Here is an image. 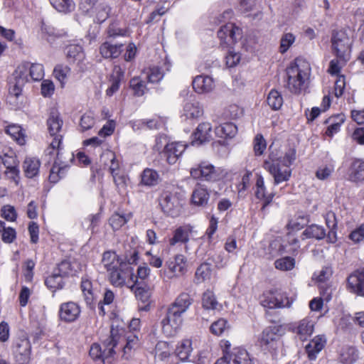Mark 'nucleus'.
<instances>
[{"label": "nucleus", "mask_w": 364, "mask_h": 364, "mask_svg": "<svg viewBox=\"0 0 364 364\" xmlns=\"http://www.w3.org/2000/svg\"><path fill=\"white\" fill-rule=\"evenodd\" d=\"M193 299L188 293L182 292L167 308L161 324L163 333L168 337L174 336L183 323V314L189 309Z\"/></svg>", "instance_id": "obj_1"}, {"label": "nucleus", "mask_w": 364, "mask_h": 364, "mask_svg": "<svg viewBox=\"0 0 364 364\" xmlns=\"http://www.w3.org/2000/svg\"><path fill=\"white\" fill-rule=\"evenodd\" d=\"M119 339L120 336L118 334L117 330L112 328L109 337L103 343V349L98 343H93L91 346L89 352L90 357L93 360H100L102 361L112 358L115 353L114 348L117 346Z\"/></svg>", "instance_id": "obj_2"}, {"label": "nucleus", "mask_w": 364, "mask_h": 364, "mask_svg": "<svg viewBox=\"0 0 364 364\" xmlns=\"http://www.w3.org/2000/svg\"><path fill=\"white\" fill-rule=\"evenodd\" d=\"M288 90L295 94H299L304 88V83L308 77V73L302 70L296 63L287 69Z\"/></svg>", "instance_id": "obj_3"}, {"label": "nucleus", "mask_w": 364, "mask_h": 364, "mask_svg": "<svg viewBox=\"0 0 364 364\" xmlns=\"http://www.w3.org/2000/svg\"><path fill=\"white\" fill-rule=\"evenodd\" d=\"M331 41L332 50L337 58L344 61L348 60L350 52V41L348 35L342 31H334Z\"/></svg>", "instance_id": "obj_4"}, {"label": "nucleus", "mask_w": 364, "mask_h": 364, "mask_svg": "<svg viewBox=\"0 0 364 364\" xmlns=\"http://www.w3.org/2000/svg\"><path fill=\"white\" fill-rule=\"evenodd\" d=\"M285 161L287 163H282V161H264V167L274 177L275 184L287 181L291 176V161Z\"/></svg>", "instance_id": "obj_5"}, {"label": "nucleus", "mask_w": 364, "mask_h": 364, "mask_svg": "<svg viewBox=\"0 0 364 364\" xmlns=\"http://www.w3.org/2000/svg\"><path fill=\"white\" fill-rule=\"evenodd\" d=\"M283 333L284 330L281 326H272L265 328L259 339L260 346L267 350L277 349L278 342Z\"/></svg>", "instance_id": "obj_6"}, {"label": "nucleus", "mask_w": 364, "mask_h": 364, "mask_svg": "<svg viewBox=\"0 0 364 364\" xmlns=\"http://www.w3.org/2000/svg\"><path fill=\"white\" fill-rule=\"evenodd\" d=\"M218 36L220 44L223 47L233 45L242 36L241 29L232 23L223 26L218 31Z\"/></svg>", "instance_id": "obj_7"}, {"label": "nucleus", "mask_w": 364, "mask_h": 364, "mask_svg": "<svg viewBox=\"0 0 364 364\" xmlns=\"http://www.w3.org/2000/svg\"><path fill=\"white\" fill-rule=\"evenodd\" d=\"M260 303L264 307L269 309L284 308L290 306L288 298L277 290L264 293L260 297Z\"/></svg>", "instance_id": "obj_8"}, {"label": "nucleus", "mask_w": 364, "mask_h": 364, "mask_svg": "<svg viewBox=\"0 0 364 364\" xmlns=\"http://www.w3.org/2000/svg\"><path fill=\"white\" fill-rule=\"evenodd\" d=\"M108 272L109 281L115 287L123 286L128 277L134 281V269L127 262L121 264L120 267Z\"/></svg>", "instance_id": "obj_9"}, {"label": "nucleus", "mask_w": 364, "mask_h": 364, "mask_svg": "<svg viewBox=\"0 0 364 364\" xmlns=\"http://www.w3.org/2000/svg\"><path fill=\"white\" fill-rule=\"evenodd\" d=\"M159 205L164 213L171 217H176L180 213L178 199L168 191L163 192L159 198Z\"/></svg>", "instance_id": "obj_10"}, {"label": "nucleus", "mask_w": 364, "mask_h": 364, "mask_svg": "<svg viewBox=\"0 0 364 364\" xmlns=\"http://www.w3.org/2000/svg\"><path fill=\"white\" fill-rule=\"evenodd\" d=\"M31 346L26 338L17 340L14 345V354L18 364H28L31 360Z\"/></svg>", "instance_id": "obj_11"}, {"label": "nucleus", "mask_w": 364, "mask_h": 364, "mask_svg": "<svg viewBox=\"0 0 364 364\" xmlns=\"http://www.w3.org/2000/svg\"><path fill=\"white\" fill-rule=\"evenodd\" d=\"M80 311V306L75 302L63 303L59 309V318L64 322L71 323L78 318Z\"/></svg>", "instance_id": "obj_12"}, {"label": "nucleus", "mask_w": 364, "mask_h": 364, "mask_svg": "<svg viewBox=\"0 0 364 364\" xmlns=\"http://www.w3.org/2000/svg\"><path fill=\"white\" fill-rule=\"evenodd\" d=\"M350 291L364 296V267L352 273L347 279Z\"/></svg>", "instance_id": "obj_13"}, {"label": "nucleus", "mask_w": 364, "mask_h": 364, "mask_svg": "<svg viewBox=\"0 0 364 364\" xmlns=\"http://www.w3.org/2000/svg\"><path fill=\"white\" fill-rule=\"evenodd\" d=\"M191 174L193 178L203 177L207 181H217L220 178L219 170L210 164L203 163L198 168L192 169Z\"/></svg>", "instance_id": "obj_14"}, {"label": "nucleus", "mask_w": 364, "mask_h": 364, "mask_svg": "<svg viewBox=\"0 0 364 364\" xmlns=\"http://www.w3.org/2000/svg\"><path fill=\"white\" fill-rule=\"evenodd\" d=\"M211 130L212 127L210 123H200L192 135L191 144L193 146H200L209 141L211 139Z\"/></svg>", "instance_id": "obj_15"}, {"label": "nucleus", "mask_w": 364, "mask_h": 364, "mask_svg": "<svg viewBox=\"0 0 364 364\" xmlns=\"http://www.w3.org/2000/svg\"><path fill=\"white\" fill-rule=\"evenodd\" d=\"M314 328V322L309 318H305L295 323L292 331L299 336L300 340L305 341L313 333Z\"/></svg>", "instance_id": "obj_16"}, {"label": "nucleus", "mask_w": 364, "mask_h": 364, "mask_svg": "<svg viewBox=\"0 0 364 364\" xmlns=\"http://www.w3.org/2000/svg\"><path fill=\"white\" fill-rule=\"evenodd\" d=\"M81 264L77 260H63L58 265L55 270L64 278L75 276L81 271Z\"/></svg>", "instance_id": "obj_17"}, {"label": "nucleus", "mask_w": 364, "mask_h": 364, "mask_svg": "<svg viewBox=\"0 0 364 364\" xmlns=\"http://www.w3.org/2000/svg\"><path fill=\"white\" fill-rule=\"evenodd\" d=\"M194 90L200 94L208 93L215 87L214 80L208 75H198L193 80Z\"/></svg>", "instance_id": "obj_18"}, {"label": "nucleus", "mask_w": 364, "mask_h": 364, "mask_svg": "<svg viewBox=\"0 0 364 364\" xmlns=\"http://www.w3.org/2000/svg\"><path fill=\"white\" fill-rule=\"evenodd\" d=\"M48 131L52 137L62 136L61 131L63 122L60 118V113L56 109H52L47 120Z\"/></svg>", "instance_id": "obj_19"}, {"label": "nucleus", "mask_w": 364, "mask_h": 364, "mask_svg": "<svg viewBox=\"0 0 364 364\" xmlns=\"http://www.w3.org/2000/svg\"><path fill=\"white\" fill-rule=\"evenodd\" d=\"M256 191H255V196L258 199H262L264 200L263 205L261 208L262 212L265 213V209L272 201L274 194L270 193L269 195L266 194V188L264 186V179L261 176H257L256 181Z\"/></svg>", "instance_id": "obj_20"}, {"label": "nucleus", "mask_w": 364, "mask_h": 364, "mask_svg": "<svg viewBox=\"0 0 364 364\" xmlns=\"http://www.w3.org/2000/svg\"><path fill=\"white\" fill-rule=\"evenodd\" d=\"M228 355L231 364H253L248 352L242 348H234Z\"/></svg>", "instance_id": "obj_21"}, {"label": "nucleus", "mask_w": 364, "mask_h": 364, "mask_svg": "<svg viewBox=\"0 0 364 364\" xmlns=\"http://www.w3.org/2000/svg\"><path fill=\"white\" fill-rule=\"evenodd\" d=\"M124 50L122 43L113 44L111 42L106 41L100 47V53L105 58H117Z\"/></svg>", "instance_id": "obj_22"}, {"label": "nucleus", "mask_w": 364, "mask_h": 364, "mask_svg": "<svg viewBox=\"0 0 364 364\" xmlns=\"http://www.w3.org/2000/svg\"><path fill=\"white\" fill-rule=\"evenodd\" d=\"M186 145L181 142H172L167 144L164 146V151L160 152V154H163L161 157H166L169 159H178L185 151Z\"/></svg>", "instance_id": "obj_23"}, {"label": "nucleus", "mask_w": 364, "mask_h": 364, "mask_svg": "<svg viewBox=\"0 0 364 364\" xmlns=\"http://www.w3.org/2000/svg\"><path fill=\"white\" fill-rule=\"evenodd\" d=\"M101 262L104 268L109 272L120 267L121 264L126 262H123L115 252L109 250L103 253Z\"/></svg>", "instance_id": "obj_24"}, {"label": "nucleus", "mask_w": 364, "mask_h": 364, "mask_svg": "<svg viewBox=\"0 0 364 364\" xmlns=\"http://www.w3.org/2000/svg\"><path fill=\"white\" fill-rule=\"evenodd\" d=\"M191 229L189 226H180L173 232V237L168 240L170 246H174L177 243L186 244L189 241Z\"/></svg>", "instance_id": "obj_25"}, {"label": "nucleus", "mask_w": 364, "mask_h": 364, "mask_svg": "<svg viewBox=\"0 0 364 364\" xmlns=\"http://www.w3.org/2000/svg\"><path fill=\"white\" fill-rule=\"evenodd\" d=\"M359 357L358 349L352 346H343L339 353L338 361L342 364H353Z\"/></svg>", "instance_id": "obj_26"}, {"label": "nucleus", "mask_w": 364, "mask_h": 364, "mask_svg": "<svg viewBox=\"0 0 364 364\" xmlns=\"http://www.w3.org/2000/svg\"><path fill=\"white\" fill-rule=\"evenodd\" d=\"M169 271L176 277L183 275L186 272V259L183 255H177L173 261L167 264Z\"/></svg>", "instance_id": "obj_27"}, {"label": "nucleus", "mask_w": 364, "mask_h": 364, "mask_svg": "<svg viewBox=\"0 0 364 364\" xmlns=\"http://www.w3.org/2000/svg\"><path fill=\"white\" fill-rule=\"evenodd\" d=\"M345 120L346 117L343 114H338L327 119L325 121V123L328 124L326 135L332 137L335 134L338 133Z\"/></svg>", "instance_id": "obj_28"}, {"label": "nucleus", "mask_w": 364, "mask_h": 364, "mask_svg": "<svg viewBox=\"0 0 364 364\" xmlns=\"http://www.w3.org/2000/svg\"><path fill=\"white\" fill-rule=\"evenodd\" d=\"M209 198L210 195L207 188L198 184L193 191L191 200L194 205L204 206L208 203Z\"/></svg>", "instance_id": "obj_29"}, {"label": "nucleus", "mask_w": 364, "mask_h": 364, "mask_svg": "<svg viewBox=\"0 0 364 364\" xmlns=\"http://www.w3.org/2000/svg\"><path fill=\"white\" fill-rule=\"evenodd\" d=\"M203 114V109L197 101L187 102L183 107V115L187 119H198Z\"/></svg>", "instance_id": "obj_30"}, {"label": "nucleus", "mask_w": 364, "mask_h": 364, "mask_svg": "<svg viewBox=\"0 0 364 364\" xmlns=\"http://www.w3.org/2000/svg\"><path fill=\"white\" fill-rule=\"evenodd\" d=\"M193 350L192 341L190 339H183L178 343L175 353L183 362L188 361Z\"/></svg>", "instance_id": "obj_31"}, {"label": "nucleus", "mask_w": 364, "mask_h": 364, "mask_svg": "<svg viewBox=\"0 0 364 364\" xmlns=\"http://www.w3.org/2000/svg\"><path fill=\"white\" fill-rule=\"evenodd\" d=\"M348 179L357 182L364 180V161H354L348 170Z\"/></svg>", "instance_id": "obj_32"}, {"label": "nucleus", "mask_w": 364, "mask_h": 364, "mask_svg": "<svg viewBox=\"0 0 364 364\" xmlns=\"http://www.w3.org/2000/svg\"><path fill=\"white\" fill-rule=\"evenodd\" d=\"M62 139V136H57L53 138L52 141L50 143L49 146L45 151V154L47 157L50 158V159H55L61 157L60 144Z\"/></svg>", "instance_id": "obj_33"}, {"label": "nucleus", "mask_w": 364, "mask_h": 364, "mask_svg": "<svg viewBox=\"0 0 364 364\" xmlns=\"http://www.w3.org/2000/svg\"><path fill=\"white\" fill-rule=\"evenodd\" d=\"M211 265L209 263H202L195 272L194 282L196 284H201L208 279H210L211 276Z\"/></svg>", "instance_id": "obj_34"}, {"label": "nucleus", "mask_w": 364, "mask_h": 364, "mask_svg": "<svg viewBox=\"0 0 364 364\" xmlns=\"http://www.w3.org/2000/svg\"><path fill=\"white\" fill-rule=\"evenodd\" d=\"M326 235L325 229L320 225L313 224L308 226L302 232L305 238H313L318 240L323 239Z\"/></svg>", "instance_id": "obj_35"}, {"label": "nucleus", "mask_w": 364, "mask_h": 364, "mask_svg": "<svg viewBox=\"0 0 364 364\" xmlns=\"http://www.w3.org/2000/svg\"><path fill=\"white\" fill-rule=\"evenodd\" d=\"M68 170V166L63 165L62 161H55L49 175V181L51 183H57L60 178H63Z\"/></svg>", "instance_id": "obj_36"}, {"label": "nucleus", "mask_w": 364, "mask_h": 364, "mask_svg": "<svg viewBox=\"0 0 364 364\" xmlns=\"http://www.w3.org/2000/svg\"><path fill=\"white\" fill-rule=\"evenodd\" d=\"M50 2L57 11L63 14L70 13L75 8L73 0H50Z\"/></svg>", "instance_id": "obj_37"}, {"label": "nucleus", "mask_w": 364, "mask_h": 364, "mask_svg": "<svg viewBox=\"0 0 364 364\" xmlns=\"http://www.w3.org/2000/svg\"><path fill=\"white\" fill-rule=\"evenodd\" d=\"M219 303L213 291L207 289L202 295V306L205 310H215Z\"/></svg>", "instance_id": "obj_38"}, {"label": "nucleus", "mask_w": 364, "mask_h": 364, "mask_svg": "<svg viewBox=\"0 0 364 364\" xmlns=\"http://www.w3.org/2000/svg\"><path fill=\"white\" fill-rule=\"evenodd\" d=\"M159 174L153 169L146 168L141 175V183L146 186H154L158 183Z\"/></svg>", "instance_id": "obj_39"}, {"label": "nucleus", "mask_w": 364, "mask_h": 364, "mask_svg": "<svg viewBox=\"0 0 364 364\" xmlns=\"http://www.w3.org/2000/svg\"><path fill=\"white\" fill-rule=\"evenodd\" d=\"M70 73V68L69 66L63 64L55 65L53 70L54 77L60 82L61 87H64Z\"/></svg>", "instance_id": "obj_40"}, {"label": "nucleus", "mask_w": 364, "mask_h": 364, "mask_svg": "<svg viewBox=\"0 0 364 364\" xmlns=\"http://www.w3.org/2000/svg\"><path fill=\"white\" fill-rule=\"evenodd\" d=\"M46 285L50 289H61L64 287L63 277L54 270L53 273L45 280Z\"/></svg>", "instance_id": "obj_41"}, {"label": "nucleus", "mask_w": 364, "mask_h": 364, "mask_svg": "<svg viewBox=\"0 0 364 364\" xmlns=\"http://www.w3.org/2000/svg\"><path fill=\"white\" fill-rule=\"evenodd\" d=\"M6 132L10 135L18 144L23 145L25 144L24 134L22 132V129L19 125L11 124L6 128Z\"/></svg>", "instance_id": "obj_42"}, {"label": "nucleus", "mask_w": 364, "mask_h": 364, "mask_svg": "<svg viewBox=\"0 0 364 364\" xmlns=\"http://www.w3.org/2000/svg\"><path fill=\"white\" fill-rule=\"evenodd\" d=\"M110 9L105 3L99 2L95 9L94 18L95 21L101 23L104 22L109 16Z\"/></svg>", "instance_id": "obj_43"}, {"label": "nucleus", "mask_w": 364, "mask_h": 364, "mask_svg": "<svg viewBox=\"0 0 364 364\" xmlns=\"http://www.w3.org/2000/svg\"><path fill=\"white\" fill-rule=\"evenodd\" d=\"M29 64L23 63L18 65L13 74V79L17 81H22L26 84L28 81Z\"/></svg>", "instance_id": "obj_44"}, {"label": "nucleus", "mask_w": 364, "mask_h": 364, "mask_svg": "<svg viewBox=\"0 0 364 364\" xmlns=\"http://www.w3.org/2000/svg\"><path fill=\"white\" fill-rule=\"evenodd\" d=\"M267 103L272 109L278 110L283 105L282 96L277 90H272L268 95Z\"/></svg>", "instance_id": "obj_45"}, {"label": "nucleus", "mask_w": 364, "mask_h": 364, "mask_svg": "<svg viewBox=\"0 0 364 364\" xmlns=\"http://www.w3.org/2000/svg\"><path fill=\"white\" fill-rule=\"evenodd\" d=\"M236 127L232 123H225L215 128V133L220 137H232L236 133Z\"/></svg>", "instance_id": "obj_46"}, {"label": "nucleus", "mask_w": 364, "mask_h": 364, "mask_svg": "<svg viewBox=\"0 0 364 364\" xmlns=\"http://www.w3.org/2000/svg\"><path fill=\"white\" fill-rule=\"evenodd\" d=\"M296 36L292 33H284L280 39L279 52L285 53L289 48L294 43Z\"/></svg>", "instance_id": "obj_47"}, {"label": "nucleus", "mask_w": 364, "mask_h": 364, "mask_svg": "<svg viewBox=\"0 0 364 364\" xmlns=\"http://www.w3.org/2000/svg\"><path fill=\"white\" fill-rule=\"evenodd\" d=\"M171 354L170 348L166 342L160 341L155 347V358L160 360H164Z\"/></svg>", "instance_id": "obj_48"}, {"label": "nucleus", "mask_w": 364, "mask_h": 364, "mask_svg": "<svg viewBox=\"0 0 364 364\" xmlns=\"http://www.w3.org/2000/svg\"><path fill=\"white\" fill-rule=\"evenodd\" d=\"M98 4V0H80L79 9L85 14L94 16L95 9Z\"/></svg>", "instance_id": "obj_49"}, {"label": "nucleus", "mask_w": 364, "mask_h": 364, "mask_svg": "<svg viewBox=\"0 0 364 364\" xmlns=\"http://www.w3.org/2000/svg\"><path fill=\"white\" fill-rule=\"evenodd\" d=\"M81 289L85 296L87 304H91L94 299L92 292V285L90 280L87 278H82L81 281Z\"/></svg>", "instance_id": "obj_50"}, {"label": "nucleus", "mask_w": 364, "mask_h": 364, "mask_svg": "<svg viewBox=\"0 0 364 364\" xmlns=\"http://www.w3.org/2000/svg\"><path fill=\"white\" fill-rule=\"evenodd\" d=\"M295 265V259L291 257H284L277 259L274 262L275 268L282 271L292 269Z\"/></svg>", "instance_id": "obj_51"}, {"label": "nucleus", "mask_w": 364, "mask_h": 364, "mask_svg": "<svg viewBox=\"0 0 364 364\" xmlns=\"http://www.w3.org/2000/svg\"><path fill=\"white\" fill-rule=\"evenodd\" d=\"M130 87L136 96H142L146 91V85L139 77H134L130 80Z\"/></svg>", "instance_id": "obj_52"}, {"label": "nucleus", "mask_w": 364, "mask_h": 364, "mask_svg": "<svg viewBox=\"0 0 364 364\" xmlns=\"http://www.w3.org/2000/svg\"><path fill=\"white\" fill-rule=\"evenodd\" d=\"M129 219L126 218L124 215H120L119 213H114L109 220V223L112 228L113 230H119L123 225H124Z\"/></svg>", "instance_id": "obj_53"}, {"label": "nucleus", "mask_w": 364, "mask_h": 364, "mask_svg": "<svg viewBox=\"0 0 364 364\" xmlns=\"http://www.w3.org/2000/svg\"><path fill=\"white\" fill-rule=\"evenodd\" d=\"M40 167V161H24L23 168L27 177L32 178L38 173Z\"/></svg>", "instance_id": "obj_54"}, {"label": "nucleus", "mask_w": 364, "mask_h": 364, "mask_svg": "<svg viewBox=\"0 0 364 364\" xmlns=\"http://www.w3.org/2000/svg\"><path fill=\"white\" fill-rule=\"evenodd\" d=\"M29 76L34 81H39L44 76L43 66L41 64L29 65Z\"/></svg>", "instance_id": "obj_55"}, {"label": "nucleus", "mask_w": 364, "mask_h": 364, "mask_svg": "<svg viewBox=\"0 0 364 364\" xmlns=\"http://www.w3.org/2000/svg\"><path fill=\"white\" fill-rule=\"evenodd\" d=\"M254 151L256 156H261L267 147L266 141L261 134H257L254 139Z\"/></svg>", "instance_id": "obj_56"}, {"label": "nucleus", "mask_w": 364, "mask_h": 364, "mask_svg": "<svg viewBox=\"0 0 364 364\" xmlns=\"http://www.w3.org/2000/svg\"><path fill=\"white\" fill-rule=\"evenodd\" d=\"M227 328H228V321L224 318H220L213 322L210 326V331L216 336H220Z\"/></svg>", "instance_id": "obj_57"}, {"label": "nucleus", "mask_w": 364, "mask_h": 364, "mask_svg": "<svg viewBox=\"0 0 364 364\" xmlns=\"http://www.w3.org/2000/svg\"><path fill=\"white\" fill-rule=\"evenodd\" d=\"M164 77V73L158 67L149 69L147 79L149 82L156 83L160 82Z\"/></svg>", "instance_id": "obj_58"}, {"label": "nucleus", "mask_w": 364, "mask_h": 364, "mask_svg": "<svg viewBox=\"0 0 364 364\" xmlns=\"http://www.w3.org/2000/svg\"><path fill=\"white\" fill-rule=\"evenodd\" d=\"M66 55L73 60H80L83 56L82 48L77 45H71L67 48Z\"/></svg>", "instance_id": "obj_59"}, {"label": "nucleus", "mask_w": 364, "mask_h": 364, "mask_svg": "<svg viewBox=\"0 0 364 364\" xmlns=\"http://www.w3.org/2000/svg\"><path fill=\"white\" fill-rule=\"evenodd\" d=\"M25 84L22 82V81H17L16 80H11L9 83V93L10 95L14 96L18 98L21 95L23 92V88Z\"/></svg>", "instance_id": "obj_60"}, {"label": "nucleus", "mask_w": 364, "mask_h": 364, "mask_svg": "<svg viewBox=\"0 0 364 364\" xmlns=\"http://www.w3.org/2000/svg\"><path fill=\"white\" fill-rule=\"evenodd\" d=\"M136 297L141 301L144 304V307H141V309L144 310H147L149 309V298H150V294L149 292L144 289L142 287H137L135 291Z\"/></svg>", "instance_id": "obj_61"}, {"label": "nucleus", "mask_w": 364, "mask_h": 364, "mask_svg": "<svg viewBox=\"0 0 364 364\" xmlns=\"http://www.w3.org/2000/svg\"><path fill=\"white\" fill-rule=\"evenodd\" d=\"M41 94L44 97H50L55 90V85L50 80H44L41 85Z\"/></svg>", "instance_id": "obj_62"}, {"label": "nucleus", "mask_w": 364, "mask_h": 364, "mask_svg": "<svg viewBox=\"0 0 364 364\" xmlns=\"http://www.w3.org/2000/svg\"><path fill=\"white\" fill-rule=\"evenodd\" d=\"M226 64L228 67L232 68L238 64L240 60V54L230 49L225 57Z\"/></svg>", "instance_id": "obj_63"}, {"label": "nucleus", "mask_w": 364, "mask_h": 364, "mask_svg": "<svg viewBox=\"0 0 364 364\" xmlns=\"http://www.w3.org/2000/svg\"><path fill=\"white\" fill-rule=\"evenodd\" d=\"M349 238L355 243H359L364 240V224L353 230L349 235Z\"/></svg>", "instance_id": "obj_64"}]
</instances>
